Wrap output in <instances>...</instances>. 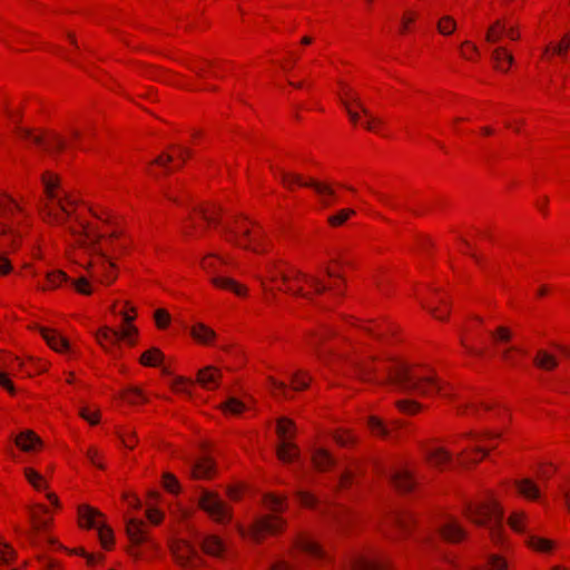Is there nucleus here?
<instances>
[{
	"label": "nucleus",
	"instance_id": "nucleus-1",
	"mask_svg": "<svg viewBox=\"0 0 570 570\" xmlns=\"http://www.w3.org/2000/svg\"><path fill=\"white\" fill-rule=\"evenodd\" d=\"M387 382L404 393L431 395L440 392L442 383L432 373H421L414 366L404 362H397L387 371Z\"/></svg>",
	"mask_w": 570,
	"mask_h": 570
},
{
	"label": "nucleus",
	"instance_id": "nucleus-2",
	"mask_svg": "<svg viewBox=\"0 0 570 570\" xmlns=\"http://www.w3.org/2000/svg\"><path fill=\"white\" fill-rule=\"evenodd\" d=\"M466 517L476 524L487 525L493 541H499L503 529V512L492 499L471 502L465 509Z\"/></svg>",
	"mask_w": 570,
	"mask_h": 570
},
{
	"label": "nucleus",
	"instance_id": "nucleus-3",
	"mask_svg": "<svg viewBox=\"0 0 570 570\" xmlns=\"http://www.w3.org/2000/svg\"><path fill=\"white\" fill-rule=\"evenodd\" d=\"M42 183L45 185V193L49 199V203L46 204L41 210L43 218L52 224L65 225L67 218L73 217V215L63 204V199L55 191L58 186L57 178L45 174Z\"/></svg>",
	"mask_w": 570,
	"mask_h": 570
},
{
	"label": "nucleus",
	"instance_id": "nucleus-4",
	"mask_svg": "<svg viewBox=\"0 0 570 570\" xmlns=\"http://www.w3.org/2000/svg\"><path fill=\"white\" fill-rule=\"evenodd\" d=\"M276 175L281 181L288 188L292 189L295 184L304 187H311L320 196L321 204L324 207H328L335 200L336 193L332 185L321 183L314 179L303 180L302 176L297 174L287 173L285 170H277Z\"/></svg>",
	"mask_w": 570,
	"mask_h": 570
},
{
	"label": "nucleus",
	"instance_id": "nucleus-5",
	"mask_svg": "<svg viewBox=\"0 0 570 570\" xmlns=\"http://www.w3.org/2000/svg\"><path fill=\"white\" fill-rule=\"evenodd\" d=\"M78 517L81 527L96 529L98 531L101 546L105 549L111 547L114 542L112 531L100 520L102 518L100 511L89 505H81L78 509Z\"/></svg>",
	"mask_w": 570,
	"mask_h": 570
},
{
	"label": "nucleus",
	"instance_id": "nucleus-6",
	"mask_svg": "<svg viewBox=\"0 0 570 570\" xmlns=\"http://www.w3.org/2000/svg\"><path fill=\"white\" fill-rule=\"evenodd\" d=\"M75 220L79 224L80 229L75 228L72 226H67V230L76 237L77 243L82 247H90L97 252H99L102 256V248L100 247V242L106 238L104 234L98 232L95 228H91L87 223L82 222L78 216H75ZM117 233H112L107 237V240H111L116 238Z\"/></svg>",
	"mask_w": 570,
	"mask_h": 570
},
{
	"label": "nucleus",
	"instance_id": "nucleus-7",
	"mask_svg": "<svg viewBox=\"0 0 570 570\" xmlns=\"http://www.w3.org/2000/svg\"><path fill=\"white\" fill-rule=\"evenodd\" d=\"M224 232L227 240L253 252H259V239L256 233H252L244 223H237L235 226L225 225Z\"/></svg>",
	"mask_w": 570,
	"mask_h": 570
},
{
	"label": "nucleus",
	"instance_id": "nucleus-8",
	"mask_svg": "<svg viewBox=\"0 0 570 570\" xmlns=\"http://www.w3.org/2000/svg\"><path fill=\"white\" fill-rule=\"evenodd\" d=\"M199 505L217 522L224 523L232 518L227 504L214 492L204 491L199 498Z\"/></svg>",
	"mask_w": 570,
	"mask_h": 570
},
{
	"label": "nucleus",
	"instance_id": "nucleus-9",
	"mask_svg": "<svg viewBox=\"0 0 570 570\" xmlns=\"http://www.w3.org/2000/svg\"><path fill=\"white\" fill-rule=\"evenodd\" d=\"M294 423L288 419H281L277 422V433L283 439V442L277 448V456L283 462H291L299 454L297 446L291 441L286 440L287 432L292 429Z\"/></svg>",
	"mask_w": 570,
	"mask_h": 570
},
{
	"label": "nucleus",
	"instance_id": "nucleus-10",
	"mask_svg": "<svg viewBox=\"0 0 570 570\" xmlns=\"http://www.w3.org/2000/svg\"><path fill=\"white\" fill-rule=\"evenodd\" d=\"M171 552L176 562L185 568L198 567L202 559L197 550L186 541H179L171 546Z\"/></svg>",
	"mask_w": 570,
	"mask_h": 570
},
{
	"label": "nucleus",
	"instance_id": "nucleus-11",
	"mask_svg": "<svg viewBox=\"0 0 570 570\" xmlns=\"http://www.w3.org/2000/svg\"><path fill=\"white\" fill-rule=\"evenodd\" d=\"M284 527V520L276 514H267L258 518L252 528V535L259 540L266 534H275Z\"/></svg>",
	"mask_w": 570,
	"mask_h": 570
},
{
	"label": "nucleus",
	"instance_id": "nucleus-12",
	"mask_svg": "<svg viewBox=\"0 0 570 570\" xmlns=\"http://www.w3.org/2000/svg\"><path fill=\"white\" fill-rule=\"evenodd\" d=\"M137 334V328L134 325H125L121 331H116L110 327H104L97 333L98 342L107 348V344L115 345L120 340L130 342V336Z\"/></svg>",
	"mask_w": 570,
	"mask_h": 570
},
{
	"label": "nucleus",
	"instance_id": "nucleus-13",
	"mask_svg": "<svg viewBox=\"0 0 570 570\" xmlns=\"http://www.w3.org/2000/svg\"><path fill=\"white\" fill-rule=\"evenodd\" d=\"M16 132L21 139H29L36 145L43 147L47 151L53 149L62 150L66 146L65 140L56 134L51 135L50 140H45L42 136L33 135L28 128L18 127Z\"/></svg>",
	"mask_w": 570,
	"mask_h": 570
},
{
	"label": "nucleus",
	"instance_id": "nucleus-14",
	"mask_svg": "<svg viewBox=\"0 0 570 570\" xmlns=\"http://www.w3.org/2000/svg\"><path fill=\"white\" fill-rule=\"evenodd\" d=\"M386 474L395 488L402 492L411 491L415 484L413 473L407 468H391Z\"/></svg>",
	"mask_w": 570,
	"mask_h": 570
},
{
	"label": "nucleus",
	"instance_id": "nucleus-15",
	"mask_svg": "<svg viewBox=\"0 0 570 570\" xmlns=\"http://www.w3.org/2000/svg\"><path fill=\"white\" fill-rule=\"evenodd\" d=\"M351 567L353 570H389L387 561L379 554L373 557L354 556L351 560Z\"/></svg>",
	"mask_w": 570,
	"mask_h": 570
},
{
	"label": "nucleus",
	"instance_id": "nucleus-16",
	"mask_svg": "<svg viewBox=\"0 0 570 570\" xmlns=\"http://www.w3.org/2000/svg\"><path fill=\"white\" fill-rule=\"evenodd\" d=\"M439 535L448 542H459L464 538L465 532L459 522L453 518H448L438 525Z\"/></svg>",
	"mask_w": 570,
	"mask_h": 570
},
{
	"label": "nucleus",
	"instance_id": "nucleus-17",
	"mask_svg": "<svg viewBox=\"0 0 570 570\" xmlns=\"http://www.w3.org/2000/svg\"><path fill=\"white\" fill-rule=\"evenodd\" d=\"M295 549L315 559L325 558L323 549L307 534H298L294 540Z\"/></svg>",
	"mask_w": 570,
	"mask_h": 570
},
{
	"label": "nucleus",
	"instance_id": "nucleus-18",
	"mask_svg": "<svg viewBox=\"0 0 570 570\" xmlns=\"http://www.w3.org/2000/svg\"><path fill=\"white\" fill-rule=\"evenodd\" d=\"M126 531L130 541L135 544H140L148 540L146 524L142 520L129 519L126 523Z\"/></svg>",
	"mask_w": 570,
	"mask_h": 570
},
{
	"label": "nucleus",
	"instance_id": "nucleus-19",
	"mask_svg": "<svg viewBox=\"0 0 570 570\" xmlns=\"http://www.w3.org/2000/svg\"><path fill=\"white\" fill-rule=\"evenodd\" d=\"M215 472V466L209 456H203L190 463V473L194 479H208Z\"/></svg>",
	"mask_w": 570,
	"mask_h": 570
},
{
	"label": "nucleus",
	"instance_id": "nucleus-20",
	"mask_svg": "<svg viewBox=\"0 0 570 570\" xmlns=\"http://www.w3.org/2000/svg\"><path fill=\"white\" fill-rule=\"evenodd\" d=\"M40 334L47 342V344L57 352H65L69 348V342L57 332L41 327Z\"/></svg>",
	"mask_w": 570,
	"mask_h": 570
},
{
	"label": "nucleus",
	"instance_id": "nucleus-21",
	"mask_svg": "<svg viewBox=\"0 0 570 570\" xmlns=\"http://www.w3.org/2000/svg\"><path fill=\"white\" fill-rule=\"evenodd\" d=\"M219 376V370L213 366H207L198 371L197 381L203 387L212 390L217 387Z\"/></svg>",
	"mask_w": 570,
	"mask_h": 570
},
{
	"label": "nucleus",
	"instance_id": "nucleus-22",
	"mask_svg": "<svg viewBox=\"0 0 570 570\" xmlns=\"http://www.w3.org/2000/svg\"><path fill=\"white\" fill-rule=\"evenodd\" d=\"M391 522L402 533H409L414 522V517L410 511H396L391 517Z\"/></svg>",
	"mask_w": 570,
	"mask_h": 570
},
{
	"label": "nucleus",
	"instance_id": "nucleus-23",
	"mask_svg": "<svg viewBox=\"0 0 570 570\" xmlns=\"http://www.w3.org/2000/svg\"><path fill=\"white\" fill-rule=\"evenodd\" d=\"M40 443H41V441H40L39 436H37L32 431H29V430L22 431L16 438L17 446L26 452L36 450L37 446L40 445Z\"/></svg>",
	"mask_w": 570,
	"mask_h": 570
},
{
	"label": "nucleus",
	"instance_id": "nucleus-24",
	"mask_svg": "<svg viewBox=\"0 0 570 570\" xmlns=\"http://www.w3.org/2000/svg\"><path fill=\"white\" fill-rule=\"evenodd\" d=\"M281 276H282V279H283L284 283H288L292 278L293 279L303 278L305 282L311 284L315 288V292L318 293V294L325 292L326 288H327L325 285H323L321 283V281L317 277L303 274V273H301L299 271H296V269L293 271L292 275H286L284 273H282Z\"/></svg>",
	"mask_w": 570,
	"mask_h": 570
},
{
	"label": "nucleus",
	"instance_id": "nucleus-25",
	"mask_svg": "<svg viewBox=\"0 0 570 570\" xmlns=\"http://www.w3.org/2000/svg\"><path fill=\"white\" fill-rule=\"evenodd\" d=\"M202 548L205 553L219 557L224 551L222 540L216 535H206L202 539Z\"/></svg>",
	"mask_w": 570,
	"mask_h": 570
},
{
	"label": "nucleus",
	"instance_id": "nucleus-26",
	"mask_svg": "<svg viewBox=\"0 0 570 570\" xmlns=\"http://www.w3.org/2000/svg\"><path fill=\"white\" fill-rule=\"evenodd\" d=\"M492 59L495 67L501 71H507L508 67L513 63V57L504 47H498L492 51Z\"/></svg>",
	"mask_w": 570,
	"mask_h": 570
},
{
	"label": "nucleus",
	"instance_id": "nucleus-27",
	"mask_svg": "<svg viewBox=\"0 0 570 570\" xmlns=\"http://www.w3.org/2000/svg\"><path fill=\"white\" fill-rule=\"evenodd\" d=\"M534 364L546 371H551L558 366L557 358L544 350H539L533 360Z\"/></svg>",
	"mask_w": 570,
	"mask_h": 570
},
{
	"label": "nucleus",
	"instance_id": "nucleus-28",
	"mask_svg": "<svg viewBox=\"0 0 570 570\" xmlns=\"http://www.w3.org/2000/svg\"><path fill=\"white\" fill-rule=\"evenodd\" d=\"M426 459L432 465L441 468L445 463L450 462L451 455L444 449L435 448L426 451Z\"/></svg>",
	"mask_w": 570,
	"mask_h": 570
},
{
	"label": "nucleus",
	"instance_id": "nucleus-29",
	"mask_svg": "<svg viewBox=\"0 0 570 570\" xmlns=\"http://www.w3.org/2000/svg\"><path fill=\"white\" fill-rule=\"evenodd\" d=\"M212 283L220 288L230 289L236 295H244L246 293V288L239 284H237L234 279L227 277H214L212 278Z\"/></svg>",
	"mask_w": 570,
	"mask_h": 570
},
{
	"label": "nucleus",
	"instance_id": "nucleus-30",
	"mask_svg": "<svg viewBox=\"0 0 570 570\" xmlns=\"http://www.w3.org/2000/svg\"><path fill=\"white\" fill-rule=\"evenodd\" d=\"M351 99L353 100L354 105L361 110V112L367 117V120L364 121L363 126L368 130H375V125L380 124L381 120L374 118L370 110L362 104L360 97L356 94L351 92Z\"/></svg>",
	"mask_w": 570,
	"mask_h": 570
},
{
	"label": "nucleus",
	"instance_id": "nucleus-31",
	"mask_svg": "<svg viewBox=\"0 0 570 570\" xmlns=\"http://www.w3.org/2000/svg\"><path fill=\"white\" fill-rule=\"evenodd\" d=\"M313 462L317 470L324 471L334 464V459L324 449H318L313 454Z\"/></svg>",
	"mask_w": 570,
	"mask_h": 570
},
{
	"label": "nucleus",
	"instance_id": "nucleus-32",
	"mask_svg": "<svg viewBox=\"0 0 570 570\" xmlns=\"http://www.w3.org/2000/svg\"><path fill=\"white\" fill-rule=\"evenodd\" d=\"M515 487L522 495L528 499H538L539 498V489L538 487L530 480L523 479L520 481H515Z\"/></svg>",
	"mask_w": 570,
	"mask_h": 570
},
{
	"label": "nucleus",
	"instance_id": "nucleus-33",
	"mask_svg": "<svg viewBox=\"0 0 570 570\" xmlns=\"http://www.w3.org/2000/svg\"><path fill=\"white\" fill-rule=\"evenodd\" d=\"M351 366L354 371V375L364 382H368L372 380V374L374 373V368L368 364L360 361H352Z\"/></svg>",
	"mask_w": 570,
	"mask_h": 570
},
{
	"label": "nucleus",
	"instance_id": "nucleus-34",
	"mask_svg": "<svg viewBox=\"0 0 570 570\" xmlns=\"http://www.w3.org/2000/svg\"><path fill=\"white\" fill-rule=\"evenodd\" d=\"M191 335L198 342L207 344L215 337V332L199 323L191 328Z\"/></svg>",
	"mask_w": 570,
	"mask_h": 570
},
{
	"label": "nucleus",
	"instance_id": "nucleus-35",
	"mask_svg": "<svg viewBox=\"0 0 570 570\" xmlns=\"http://www.w3.org/2000/svg\"><path fill=\"white\" fill-rule=\"evenodd\" d=\"M16 212H21V208L16 204V202L9 196H0L1 217L7 219L10 216H12Z\"/></svg>",
	"mask_w": 570,
	"mask_h": 570
},
{
	"label": "nucleus",
	"instance_id": "nucleus-36",
	"mask_svg": "<svg viewBox=\"0 0 570 570\" xmlns=\"http://www.w3.org/2000/svg\"><path fill=\"white\" fill-rule=\"evenodd\" d=\"M163 357V353L158 348L153 347L141 355L140 362L146 366H157Z\"/></svg>",
	"mask_w": 570,
	"mask_h": 570
},
{
	"label": "nucleus",
	"instance_id": "nucleus-37",
	"mask_svg": "<svg viewBox=\"0 0 570 570\" xmlns=\"http://www.w3.org/2000/svg\"><path fill=\"white\" fill-rule=\"evenodd\" d=\"M353 215H355L354 209L343 208L338 210L336 214L328 216L327 222L331 226H341Z\"/></svg>",
	"mask_w": 570,
	"mask_h": 570
},
{
	"label": "nucleus",
	"instance_id": "nucleus-38",
	"mask_svg": "<svg viewBox=\"0 0 570 570\" xmlns=\"http://www.w3.org/2000/svg\"><path fill=\"white\" fill-rule=\"evenodd\" d=\"M368 428L375 435L386 439L390 438V429L377 417L372 416L368 419Z\"/></svg>",
	"mask_w": 570,
	"mask_h": 570
},
{
	"label": "nucleus",
	"instance_id": "nucleus-39",
	"mask_svg": "<svg viewBox=\"0 0 570 570\" xmlns=\"http://www.w3.org/2000/svg\"><path fill=\"white\" fill-rule=\"evenodd\" d=\"M502 30H505V23L501 20H497L490 28L485 35V40L488 42H497L501 35L504 33Z\"/></svg>",
	"mask_w": 570,
	"mask_h": 570
},
{
	"label": "nucleus",
	"instance_id": "nucleus-40",
	"mask_svg": "<svg viewBox=\"0 0 570 570\" xmlns=\"http://www.w3.org/2000/svg\"><path fill=\"white\" fill-rule=\"evenodd\" d=\"M456 29L455 20L450 16L442 17L438 22V30L443 36L452 35Z\"/></svg>",
	"mask_w": 570,
	"mask_h": 570
},
{
	"label": "nucleus",
	"instance_id": "nucleus-41",
	"mask_svg": "<svg viewBox=\"0 0 570 570\" xmlns=\"http://www.w3.org/2000/svg\"><path fill=\"white\" fill-rule=\"evenodd\" d=\"M47 279V286H43L42 288H49V287H57L60 284L68 282L69 277L61 271H53L51 273H48L46 276Z\"/></svg>",
	"mask_w": 570,
	"mask_h": 570
},
{
	"label": "nucleus",
	"instance_id": "nucleus-42",
	"mask_svg": "<svg viewBox=\"0 0 570 570\" xmlns=\"http://www.w3.org/2000/svg\"><path fill=\"white\" fill-rule=\"evenodd\" d=\"M528 542L531 548L542 552L550 551L553 547L552 541L537 535H531Z\"/></svg>",
	"mask_w": 570,
	"mask_h": 570
},
{
	"label": "nucleus",
	"instance_id": "nucleus-43",
	"mask_svg": "<svg viewBox=\"0 0 570 570\" xmlns=\"http://www.w3.org/2000/svg\"><path fill=\"white\" fill-rule=\"evenodd\" d=\"M285 499L282 497H277L274 494H267L265 497L266 507L272 510L274 513L281 512L284 509Z\"/></svg>",
	"mask_w": 570,
	"mask_h": 570
},
{
	"label": "nucleus",
	"instance_id": "nucleus-44",
	"mask_svg": "<svg viewBox=\"0 0 570 570\" xmlns=\"http://www.w3.org/2000/svg\"><path fill=\"white\" fill-rule=\"evenodd\" d=\"M218 263H225V261L214 254H209L202 259L200 265L206 272L214 273L217 271Z\"/></svg>",
	"mask_w": 570,
	"mask_h": 570
},
{
	"label": "nucleus",
	"instance_id": "nucleus-45",
	"mask_svg": "<svg viewBox=\"0 0 570 570\" xmlns=\"http://www.w3.org/2000/svg\"><path fill=\"white\" fill-rule=\"evenodd\" d=\"M24 474H26V478L28 479V481L37 489V490H42L45 489L47 485H46V482L42 478L41 474H39L38 472H36L35 470L32 469H26L24 471Z\"/></svg>",
	"mask_w": 570,
	"mask_h": 570
},
{
	"label": "nucleus",
	"instance_id": "nucleus-46",
	"mask_svg": "<svg viewBox=\"0 0 570 570\" xmlns=\"http://www.w3.org/2000/svg\"><path fill=\"white\" fill-rule=\"evenodd\" d=\"M122 399L131 404H136L140 401H145L142 392L137 387H128L122 393Z\"/></svg>",
	"mask_w": 570,
	"mask_h": 570
},
{
	"label": "nucleus",
	"instance_id": "nucleus-47",
	"mask_svg": "<svg viewBox=\"0 0 570 570\" xmlns=\"http://www.w3.org/2000/svg\"><path fill=\"white\" fill-rule=\"evenodd\" d=\"M224 411H227L233 414H239L245 409V405L243 402L235 397H229L224 404H223Z\"/></svg>",
	"mask_w": 570,
	"mask_h": 570
},
{
	"label": "nucleus",
	"instance_id": "nucleus-48",
	"mask_svg": "<svg viewBox=\"0 0 570 570\" xmlns=\"http://www.w3.org/2000/svg\"><path fill=\"white\" fill-rule=\"evenodd\" d=\"M294 390H303L308 386L309 379L302 372H296L291 375Z\"/></svg>",
	"mask_w": 570,
	"mask_h": 570
},
{
	"label": "nucleus",
	"instance_id": "nucleus-49",
	"mask_svg": "<svg viewBox=\"0 0 570 570\" xmlns=\"http://www.w3.org/2000/svg\"><path fill=\"white\" fill-rule=\"evenodd\" d=\"M396 405H397L400 411H402L404 413H407V414H413V413L417 412L421 409V405L417 402L412 401V400L399 401L396 403Z\"/></svg>",
	"mask_w": 570,
	"mask_h": 570
},
{
	"label": "nucleus",
	"instance_id": "nucleus-50",
	"mask_svg": "<svg viewBox=\"0 0 570 570\" xmlns=\"http://www.w3.org/2000/svg\"><path fill=\"white\" fill-rule=\"evenodd\" d=\"M164 488L170 493H178L180 485L175 475H173L171 473H165Z\"/></svg>",
	"mask_w": 570,
	"mask_h": 570
},
{
	"label": "nucleus",
	"instance_id": "nucleus-51",
	"mask_svg": "<svg viewBox=\"0 0 570 570\" xmlns=\"http://www.w3.org/2000/svg\"><path fill=\"white\" fill-rule=\"evenodd\" d=\"M71 285L76 288L80 294L89 295L91 294V288L89 282L86 277H79L75 281H71Z\"/></svg>",
	"mask_w": 570,
	"mask_h": 570
},
{
	"label": "nucleus",
	"instance_id": "nucleus-52",
	"mask_svg": "<svg viewBox=\"0 0 570 570\" xmlns=\"http://www.w3.org/2000/svg\"><path fill=\"white\" fill-rule=\"evenodd\" d=\"M188 384H191L190 382L186 381L183 377H176L171 382V387L179 393H184L186 395H191L190 390L188 389Z\"/></svg>",
	"mask_w": 570,
	"mask_h": 570
},
{
	"label": "nucleus",
	"instance_id": "nucleus-53",
	"mask_svg": "<svg viewBox=\"0 0 570 570\" xmlns=\"http://www.w3.org/2000/svg\"><path fill=\"white\" fill-rule=\"evenodd\" d=\"M491 335L494 338V341L499 343H507L512 337L511 332L503 326L498 327L497 331L491 333Z\"/></svg>",
	"mask_w": 570,
	"mask_h": 570
},
{
	"label": "nucleus",
	"instance_id": "nucleus-54",
	"mask_svg": "<svg viewBox=\"0 0 570 570\" xmlns=\"http://www.w3.org/2000/svg\"><path fill=\"white\" fill-rule=\"evenodd\" d=\"M524 515L522 512H514L509 518V524L514 531L521 532L523 530Z\"/></svg>",
	"mask_w": 570,
	"mask_h": 570
},
{
	"label": "nucleus",
	"instance_id": "nucleus-55",
	"mask_svg": "<svg viewBox=\"0 0 570 570\" xmlns=\"http://www.w3.org/2000/svg\"><path fill=\"white\" fill-rule=\"evenodd\" d=\"M155 321L159 328H165L170 321V315L165 309H157L155 312Z\"/></svg>",
	"mask_w": 570,
	"mask_h": 570
},
{
	"label": "nucleus",
	"instance_id": "nucleus-56",
	"mask_svg": "<svg viewBox=\"0 0 570 570\" xmlns=\"http://www.w3.org/2000/svg\"><path fill=\"white\" fill-rule=\"evenodd\" d=\"M272 392L275 396L282 395L284 397H287V387L285 383L276 381L274 379H269Z\"/></svg>",
	"mask_w": 570,
	"mask_h": 570
},
{
	"label": "nucleus",
	"instance_id": "nucleus-57",
	"mask_svg": "<svg viewBox=\"0 0 570 570\" xmlns=\"http://www.w3.org/2000/svg\"><path fill=\"white\" fill-rule=\"evenodd\" d=\"M13 550L0 541V563H8L13 558Z\"/></svg>",
	"mask_w": 570,
	"mask_h": 570
},
{
	"label": "nucleus",
	"instance_id": "nucleus-58",
	"mask_svg": "<svg viewBox=\"0 0 570 570\" xmlns=\"http://www.w3.org/2000/svg\"><path fill=\"white\" fill-rule=\"evenodd\" d=\"M297 497L299 502L305 507H314L316 503V498L306 491H298Z\"/></svg>",
	"mask_w": 570,
	"mask_h": 570
},
{
	"label": "nucleus",
	"instance_id": "nucleus-59",
	"mask_svg": "<svg viewBox=\"0 0 570 570\" xmlns=\"http://www.w3.org/2000/svg\"><path fill=\"white\" fill-rule=\"evenodd\" d=\"M220 212V208H215V210L209 212L207 209H204V208H200L199 209V213L202 215V217L208 222V223H214V224H219V220L218 218L216 217V215H218Z\"/></svg>",
	"mask_w": 570,
	"mask_h": 570
},
{
	"label": "nucleus",
	"instance_id": "nucleus-60",
	"mask_svg": "<svg viewBox=\"0 0 570 570\" xmlns=\"http://www.w3.org/2000/svg\"><path fill=\"white\" fill-rule=\"evenodd\" d=\"M79 414L82 419H85L86 421H88L90 424H97L98 421H99V415H98V412H95V413H90L89 410L87 407H82L80 409L79 411Z\"/></svg>",
	"mask_w": 570,
	"mask_h": 570
},
{
	"label": "nucleus",
	"instance_id": "nucleus-61",
	"mask_svg": "<svg viewBox=\"0 0 570 570\" xmlns=\"http://www.w3.org/2000/svg\"><path fill=\"white\" fill-rule=\"evenodd\" d=\"M570 48V38L568 36L563 37L560 43H558L553 48V53L564 56L567 50Z\"/></svg>",
	"mask_w": 570,
	"mask_h": 570
},
{
	"label": "nucleus",
	"instance_id": "nucleus-62",
	"mask_svg": "<svg viewBox=\"0 0 570 570\" xmlns=\"http://www.w3.org/2000/svg\"><path fill=\"white\" fill-rule=\"evenodd\" d=\"M355 441V436L348 432L336 435V442L342 446H347Z\"/></svg>",
	"mask_w": 570,
	"mask_h": 570
},
{
	"label": "nucleus",
	"instance_id": "nucleus-63",
	"mask_svg": "<svg viewBox=\"0 0 570 570\" xmlns=\"http://www.w3.org/2000/svg\"><path fill=\"white\" fill-rule=\"evenodd\" d=\"M146 515L148 520L154 524H158L163 519V513L157 509H148Z\"/></svg>",
	"mask_w": 570,
	"mask_h": 570
},
{
	"label": "nucleus",
	"instance_id": "nucleus-64",
	"mask_svg": "<svg viewBox=\"0 0 570 570\" xmlns=\"http://www.w3.org/2000/svg\"><path fill=\"white\" fill-rule=\"evenodd\" d=\"M271 570H295V569L285 560H276L271 564Z\"/></svg>",
	"mask_w": 570,
	"mask_h": 570
}]
</instances>
